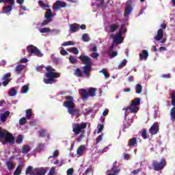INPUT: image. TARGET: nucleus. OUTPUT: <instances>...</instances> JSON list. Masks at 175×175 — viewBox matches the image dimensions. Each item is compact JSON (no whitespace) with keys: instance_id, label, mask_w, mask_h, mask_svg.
<instances>
[{"instance_id":"43","label":"nucleus","mask_w":175,"mask_h":175,"mask_svg":"<svg viewBox=\"0 0 175 175\" xmlns=\"http://www.w3.org/2000/svg\"><path fill=\"white\" fill-rule=\"evenodd\" d=\"M27 124V118L23 117L19 120V125H25Z\"/></svg>"},{"instance_id":"36","label":"nucleus","mask_w":175,"mask_h":175,"mask_svg":"<svg viewBox=\"0 0 175 175\" xmlns=\"http://www.w3.org/2000/svg\"><path fill=\"white\" fill-rule=\"evenodd\" d=\"M51 31V30L49 29V27H44L40 29V33H49V32Z\"/></svg>"},{"instance_id":"31","label":"nucleus","mask_w":175,"mask_h":175,"mask_svg":"<svg viewBox=\"0 0 175 175\" xmlns=\"http://www.w3.org/2000/svg\"><path fill=\"white\" fill-rule=\"evenodd\" d=\"M118 28V25L117 24H112L109 26V31L110 32H116Z\"/></svg>"},{"instance_id":"37","label":"nucleus","mask_w":175,"mask_h":175,"mask_svg":"<svg viewBox=\"0 0 175 175\" xmlns=\"http://www.w3.org/2000/svg\"><path fill=\"white\" fill-rule=\"evenodd\" d=\"M141 136L143 137V139H148V135L147 134V130L145 129L142 131Z\"/></svg>"},{"instance_id":"27","label":"nucleus","mask_w":175,"mask_h":175,"mask_svg":"<svg viewBox=\"0 0 175 175\" xmlns=\"http://www.w3.org/2000/svg\"><path fill=\"white\" fill-rule=\"evenodd\" d=\"M35 170V168H33L32 166L29 165L25 171V174L26 175H32V174L33 173V170Z\"/></svg>"},{"instance_id":"11","label":"nucleus","mask_w":175,"mask_h":175,"mask_svg":"<svg viewBox=\"0 0 175 175\" xmlns=\"http://www.w3.org/2000/svg\"><path fill=\"white\" fill-rule=\"evenodd\" d=\"M79 59L85 66H92L93 65L92 59L85 55H81Z\"/></svg>"},{"instance_id":"3","label":"nucleus","mask_w":175,"mask_h":175,"mask_svg":"<svg viewBox=\"0 0 175 175\" xmlns=\"http://www.w3.org/2000/svg\"><path fill=\"white\" fill-rule=\"evenodd\" d=\"M0 139H5V142L3 144H6V143H11V144H14L16 143V139L12 134V133H9L5 129L0 127Z\"/></svg>"},{"instance_id":"46","label":"nucleus","mask_w":175,"mask_h":175,"mask_svg":"<svg viewBox=\"0 0 175 175\" xmlns=\"http://www.w3.org/2000/svg\"><path fill=\"white\" fill-rule=\"evenodd\" d=\"M123 159L124 161H129V159H131V154L129 153H123Z\"/></svg>"},{"instance_id":"17","label":"nucleus","mask_w":175,"mask_h":175,"mask_svg":"<svg viewBox=\"0 0 175 175\" xmlns=\"http://www.w3.org/2000/svg\"><path fill=\"white\" fill-rule=\"evenodd\" d=\"M1 80H3L2 85L4 87H6V85L10 83V80H12V79H10V72H8L7 74L4 75Z\"/></svg>"},{"instance_id":"45","label":"nucleus","mask_w":175,"mask_h":175,"mask_svg":"<svg viewBox=\"0 0 175 175\" xmlns=\"http://www.w3.org/2000/svg\"><path fill=\"white\" fill-rule=\"evenodd\" d=\"M51 22V19H47L46 18L45 20H44L42 21V23H41V27H44V25H47V24H49V23Z\"/></svg>"},{"instance_id":"26","label":"nucleus","mask_w":175,"mask_h":175,"mask_svg":"<svg viewBox=\"0 0 175 175\" xmlns=\"http://www.w3.org/2000/svg\"><path fill=\"white\" fill-rule=\"evenodd\" d=\"M44 16L45 18H47L48 20H51V17H53V12L51 11V9H48Z\"/></svg>"},{"instance_id":"30","label":"nucleus","mask_w":175,"mask_h":175,"mask_svg":"<svg viewBox=\"0 0 175 175\" xmlns=\"http://www.w3.org/2000/svg\"><path fill=\"white\" fill-rule=\"evenodd\" d=\"M135 90H136L137 94H142V92H143V86H142L141 84L137 83L135 85Z\"/></svg>"},{"instance_id":"48","label":"nucleus","mask_w":175,"mask_h":175,"mask_svg":"<svg viewBox=\"0 0 175 175\" xmlns=\"http://www.w3.org/2000/svg\"><path fill=\"white\" fill-rule=\"evenodd\" d=\"M73 42L72 41H68V42H65L63 44H62V46H63V47H65L66 46H73Z\"/></svg>"},{"instance_id":"49","label":"nucleus","mask_w":175,"mask_h":175,"mask_svg":"<svg viewBox=\"0 0 175 175\" xmlns=\"http://www.w3.org/2000/svg\"><path fill=\"white\" fill-rule=\"evenodd\" d=\"M172 102H171V105L172 106H174V107H175V92H172Z\"/></svg>"},{"instance_id":"14","label":"nucleus","mask_w":175,"mask_h":175,"mask_svg":"<svg viewBox=\"0 0 175 175\" xmlns=\"http://www.w3.org/2000/svg\"><path fill=\"white\" fill-rule=\"evenodd\" d=\"M66 6H68V4L65 1L57 0L53 5V10L56 12L59 8L62 9L63 8H66Z\"/></svg>"},{"instance_id":"28","label":"nucleus","mask_w":175,"mask_h":175,"mask_svg":"<svg viewBox=\"0 0 175 175\" xmlns=\"http://www.w3.org/2000/svg\"><path fill=\"white\" fill-rule=\"evenodd\" d=\"M24 142V136L21 134L18 135L16 139V144H21Z\"/></svg>"},{"instance_id":"39","label":"nucleus","mask_w":175,"mask_h":175,"mask_svg":"<svg viewBox=\"0 0 175 175\" xmlns=\"http://www.w3.org/2000/svg\"><path fill=\"white\" fill-rule=\"evenodd\" d=\"M70 53H72V54H77L79 53V49L76 47H71L68 49Z\"/></svg>"},{"instance_id":"35","label":"nucleus","mask_w":175,"mask_h":175,"mask_svg":"<svg viewBox=\"0 0 175 175\" xmlns=\"http://www.w3.org/2000/svg\"><path fill=\"white\" fill-rule=\"evenodd\" d=\"M16 94H17V90H16L14 88H12L10 89V92H9L10 96H16Z\"/></svg>"},{"instance_id":"42","label":"nucleus","mask_w":175,"mask_h":175,"mask_svg":"<svg viewBox=\"0 0 175 175\" xmlns=\"http://www.w3.org/2000/svg\"><path fill=\"white\" fill-rule=\"evenodd\" d=\"M85 132L81 133V134L79 135V137L78 138H77V142H79V143H80V142H82L83 139H84L85 137Z\"/></svg>"},{"instance_id":"44","label":"nucleus","mask_w":175,"mask_h":175,"mask_svg":"<svg viewBox=\"0 0 175 175\" xmlns=\"http://www.w3.org/2000/svg\"><path fill=\"white\" fill-rule=\"evenodd\" d=\"M29 91V88H28V85H23L22 87V94H27Z\"/></svg>"},{"instance_id":"15","label":"nucleus","mask_w":175,"mask_h":175,"mask_svg":"<svg viewBox=\"0 0 175 175\" xmlns=\"http://www.w3.org/2000/svg\"><path fill=\"white\" fill-rule=\"evenodd\" d=\"M150 133H151L152 135H157L158 132H159V124L158 122H154L150 129H149Z\"/></svg>"},{"instance_id":"61","label":"nucleus","mask_w":175,"mask_h":175,"mask_svg":"<svg viewBox=\"0 0 175 175\" xmlns=\"http://www.w3.org/2000/svg\"><path fill=\"white\" fill-rule=\"evenodd\" d=\"M128 62V60H126V59H123L122 62H120V64H119V66H125V65H126Z\"/></svg>"},{"instance_id":"2","label":"nucleus","mask_w":175,"mask_h":175,"mask_svg":"<svg viewBox=\"0 0 175 175\" xmlns=\"http://www.w3.org/2000/svg\"><path fill=\"white\" fill-rule=\"evenodd\" d=\"M45 70H46V73L45 74L46 79L43 80L44 83L45 84H53V83H55L57 80H55V79L59 77V73L56 72L55 69L51 66H46Z\"/></svg>"},{"instance_id":"63","label":"nucleus","mask_w":175,"mask_h":175,"mask_svg":"<svg viewBox=\"0 0 175 175\" xmlns=\"http://www.w3.org/2000/svg\"><path fill=\"white\" fill-rule=\"evenodd\" d=\"M67 174L68 175H73V169L70 168L67 170Z\"/></svg>"},{"instance_id":"7","label":"nucleus","mask_w":175,"mask_h":175,"mask_svg":"<svg viewBox=\"0 0 175 175\" xmlns=\"http://www.w3.org/2000/svg\"><path fill=\"white\" fill-rule=\"evenodd\" d=\"M140 106V98H135L131 100V103L129 105V110L133 114H136L139 111Z\"/></svg>"},{"instance_id":"9","label":"nucleus","mask_w":175,"mask_h":175,"mask_svg":"<svg viewBox=\"0 0 175 175\" xmlns=\"http://www.w3.org/2000/svg\"><path fill=\"white\" fill-rule=\"evenodd\" d=\"M152 166L154 170H156V172H159V170H162L165 168V166H166V160H165V159H161L159 163L153 161Z\"/></svg>"},{"instance_id":"47","label":"nucleus","mask_w":175,"mask_h":175,"mask_svg":"<svg viewBox=\"0 0 175 175\" xmlns=\"http://www.w3.org/2000/svg\"><path fill=\"white\" fill-rule=\"evenodd\" d=\"M82 39L83 42H90V37H88V34L84 33L82 36Z\"/></svg>"},{"instance_id":"56","label":"nucleus","mask_w":175,"mask_h":175,"mask_svg":"<svg viewBox=\"0 0 175 175\" xmlns=\"http://www.w3.org/2000/svg\"><path fill=\"white\" fill-rule=\"evenodd\" d=\"M102 140H103V135H100L96 139V144H98Z\"/></svg>"},{"instance_id":"12","label":"nucleus","mask_w":175,"mask_h":175,"mask_svg":"<svg viewBox=\"0 0 175 175\" xmlns=\"http://www.w3.org/2000/svg\"><path fill=\"white\" fill-rule=\"evenodd\" d=\"M161 28L157 31V34L154 36V40L159 42L163 38V29H166V23L161 24Z\"/></svg>"},{"instance_id":"20","label":"nucleus","mask_w":175,"mask_h":175,"mask_svg":"<svg viewBox=\"0 0 175 175\" xmlns=\"http://www.w3.org/2000/svg\"><path fill=\"white\" fill-rule=\"evenodd\" d=\"M150 54L148 53V51L147 50H142V53L139 54V59L140 61H143V59H145V61L148 58V56Z\"/></svg>"},{"instance_id":"24","label":"nucleus","mask_w":175,"mask_h":175,"mask_svg":"<svg viewBox=\"0 0 175 175\" xmlns=\"http://www.w3.org/2000/svg\"><path fill=\"white\" fill-rule=\"evenodd\" d=\"M92 67L91 66H84L83 73L88 79L90 78V72H91Z\"/></svg>"},{"instance_id":"25","label":"nucleus","mask_w":175,"mask_h":175,"mask_svg":"<svg viewBox=\"0 0 175 175\" xmlns=\"http://www.w3.org/2000/svg\"><path fill=\"white\" fill-rule=\"evenodd\" d=\"M31 151V146L29 145H23L22 147V154H28Z\"/></svg>"},{"instance_id":"6","label":"nucleus","mask_w":175,"mask_h":175,"mask_svg":"<svg viewBox=\"0 0 175 175\" xmlns=\"http://www.w3.org/2000/svg\"><path fill=\"white\" fill-rule=\"evenodd\" d=\"M26 49L29 57L36 55V57H42L44 55L42 51L39 50V48L32 44L28 45Z\"/></svg>"},{"instance_id":"38","label":"nucleus","mask_w":175,"mask_h":175,"mask_svg":"<svg viewBox=\"0 0 175 175\" xmlns=\"http://www.w3.org/2000/svg\"><path fill=\"white\" fill-rule=\"evenodd\" d=\"M24 66H16L15 68V71L17 75H21V72L23 70Z\"/></svg>"},{"instance_id":"18","label":"nucleus","mask_w":175,"mask_h":175,"mask_svg":"<svg viewBox=\"0 0 175 175\" xmlns=\"http://www.w3.org/2000/svg\"><path fill=\"white\" fill-rule=\"evenodd\" d=\"M116 162L113 164L112 168L109 170L110 173L107 174V175H118V173L121 172V170L116 166Z\"/></svg>"},{"instance_id":"34","label":"nucleus","mask_w":175,"mask_h":175,"mask_svg":"<svg viewBox=\"0 0 175 175\" xmlns=\"http://www.w3.org/2000/svg\"><path fill=\"white\" fill-rule=\"evenodd\" d=\"M26 118L27 120L32 118V109H29L26 110Z\"/></svg>"},{"instance_id":"5","label":"nucleus","mask_w":175,"mask_h":175,"mask_svg":"<svg viewBox=\"0 0 175 175\" xmlns=\"http://www.w3.org/2000/svg\"><path fill=\"white\" fill-rule=\"evenodd\" d=\"M0 3L8 5L3 7V13L8 14V13H10L13 10V8L16 5V0H0Z\"/></svg>"},{"instance_id":"53","label":"nucleus","mask_w":175,"mask_h":175,"mask_svg":"<svg viewBox=\"0 0 175 175\" xmlns=\"http://www.w3.org/2000/svg\"><path fill=\"white\" fill-rule=\"evenodd\" d=\"M53 64H55V65H59V64H61V59L55 57L53 59Z\"/></svg>"},{"instance_id":"16","label":"nucleus","mask_w":175,"mask_h":175,"mask_svg":"<svg viewBox=\"0 0 175 175\" xmlns=\"http://www.w3.org/2000/svg\"><path fill=\"white\" fill-rule=\"evenodd\" d=\"M47 173V170L44 168H34L31 175H44Z\"/></svg>"},{"instance_id":"21","label":"nucleus","mask_w":175,"mask_h":175,"mask_svg":"<svg viewBox=\"0 0 175 175\" xmlns=\"http://www.w3.org/2000/svg\"><path fill=\"white\" fill-rule=\"evenodd\" d=\"M129 147H136L137 146V137H133L129 140Z\"/></svg>"},{"instance_id":"10","label":"nucleus","mask_w":175,"mask_h":175,"mask_svg":"<svg viewBox=\"0 0 175 175\" xmlns=\"http://www.w3.org/2000/svg\"><path fill=\"white\" fill-rule=\"evenodd\" d=\"M132 10H133V7L132 6V0H129L126 3V8L124 12V17H129L132 13Z\"/></svg>"},{"instance_id":"8","label":"nucleus","mask_w":175,"mask_h":175,"mask_svg":"<svg viewBox=\"0 0 175 175\" xmlns=\"http://www.w3.org/2000/svg\"><path fill=\"white\" fill-rule=\"evenodd\" d=\"M87 128V123L81 122L80 124L77 123L73 129L72 132L75 133L76 136L80 135V133H83V132H85L83 131V129H85Z\"/></svg>"},{"instance_id":"29","label":"nucleus","mask_w":175,"mask_h":175,"mask_svg":"<svg viewBox=\"0 0 175 175\" xmlns=\"http://www.w3.org/2000/svg\"><path fill=\"white\" fill-rule=\"evenodd\" d=\"M74 75L77 77H83V73H81V70L79 68H77L75 69Z\"/></svg>"},{"instance_id":"54","label":"nucleus","mask_w":175,"mask_h":175,"mask_svg":"<svg viewBox=\"0 0 175 175\" xmlns=\"http://www.w3.org/2000/svg\"><path fill=\"white\" fill-rule=\"evenodd\" d=\"M14 173H15L16 175L21 174V168L20 167V165H18V167L15 170Z\"/></svg>"},{"instance_id":"58","label":"nucleus","mask_w":175,"mask_h":175,"mask_svg":"<svg viewBox=\"0 0 175 175\" xmlns=\"http://www.w3.org/2000/svg\"><path fill=\"white\" fill-rule=\"evenodd\" d=\"M98 130L97 131V133H100L102 131H103V128H105V126L103 124H98Z\"/></svg>"},{"instance_id":"19","label":"nucleus","mask_w":175,"mask_h":175,"mask_svg":"<svg viewBox=\"0 0 175 175\" xmlns=\"http://www.w3.org/2000/svg\"><path fill=\"white\" fill-rule=\"evenodd\" d=\"M10 116V112L9 111H6L0 115V120L1 122H6L8 120V117Z\"/></svg>"},{"instance_id":"22","label":"nucleus","mask_w":175,"mask_h":175,"mask_svg":"<svg viewBox=\"0 0 175 175\" xmlns=\"http://www.w3.org/2000/svg\"><path fill=\"white\" fill-rule=\"evenodd\" d=\"M70 29L71 32H77V31L80 29V25H79V24L77 23L71 24L70 26Z\"/></svg>"},{"instance_id":"13","label":"nucleus","mask_w":175,"mask_h":175,"mask_svg":"<svg viewBox=\"0 0 175 175\" xmlns=\"http://www.w3.org/2000/svg\"><path fill=\"white\" fill-rule=\"evenodd\" d=\"M122 27L120 29V31L116 33L115 36L113 37V43L116 44H121L122 43Z\"/></svg>"},{"instance_id":"33","label":"nucleus","mask_w":175,"mask_h":175,"mask_svg":"<svg viewBox=\"0 0 175 175\" xmlns=\"http://www.w3.org/2000/svg\"><path fill=\"white\" fill-rule=\"evenodd\" d=\"M171 120L174 122L175 121V107H173L170 111Z\"/></svg>"},{"instance_id":"32","label":"nucleus","mask_w":175,"mask_h":175,"mask_svg":"<svg viewBox=\"0 0 175 175\" xmlns=\"http://www.w3.org/2000/svg\"><path fill=\"white\" fill-rule=\"evenodd\" d=\"M99 73H103L105 79H109V77H110V75H109V72H107L106 68H103L101 70L99 71Z\"/></svg>"},{"instance_id":"64","label":"nucleus","mask_w":175,"mask_h":175,"mask_svg":"<svg viewBox=\"0 0 175 175\" xmlns=\"http://www.w3.org/2000/svg\"><path fill=\"white\" fill-rule=\"evenodd\" d=\"M107 114H109V109H105L104 110V111L103 112V117H106V116H107Z\"/></svg>"},{"instance_id":"23","label":"nucleus","mask_w":175,"mask_h":175,"mask_svg":"<svg viewBox=\"0 0 175 175\" xmlns=\"http://www.w3.org/2000/svg\"><path fill=\"white\" fill-rule=\"evenodd\" d=\"M84 150H85V145H81L77 150V155L81 157L84 152Z\"/></svg>"},{"instance_id":"41","label":"nucleus","mask_w":175,"mask_h":175,"mask_svg":"<svg viewBox=\"0 0 175 175\" xmlns=\"http://www.w3.org/2000/svg\"><path fill=\"white\" fill-rule=\"evenodd\" d=\"M44 148V145L43 144H40L36 149V152H40L41 151H43Z\"/></svg>"},{"instance_id":"50","label":"nucleus","mask_w":175,"mask_h":175,"mask_svg":"<svg viewBox=\"0 0 175 175\" xmlns=\"http://www.w3.org/2000/svg\"><path fill=\"white\" fill-rule=\"evenodd\" d=\"M38 133H39L40 137H45V136H46V130L42 129L40 131H38Z\"/></svg>"},{"instance_id":"40","label":"nucleus","mask_w":175,"mask_h":175,"mask_svg":"<svg viewBox=\"0 0 175 175\" xmlns=\"http://www.w3.org/2000/svg\"><path fill=\"white\" fill-rule=\"evenodd\" d=\"M7 165V167L8 169V170H12V169H13V167H14V164H13V163H12V161H9L6 163Z\"/></svg>"},{"instance_id":"55","label":"nucleus","mask_w":175,"mask_h":175,"mask_svg":"<svg viewBox=\"0 0 175 175\" xmlns=\"http://www.w3.org/2000/svg\"><path fill=\"white\" fill-rule=\"evenodd\" d=\"M118 55V53H117V51H109L110 57H117Z\"/></svg>"},{"instance_id":"57","label":"nucleus","mask_w":175,"mask_h":175,"mask_svg":"<svg viewBox=\"0 0 175 175\" xmlns=\"http://www.w3.org/2000/svg\"><path fill=\"white\" fill-rule=\"evenodd\" d=\"M55 167H52L48 174V175H55Z\"/></svg>"},{"instance_id":"52","label":"nucleus","mask_w":175,"mask_h":175,"mask_svg":"<svg viewBox=\"0 0 175 175\" xmlns=\"http://www.w3.org/2000/svg\"><path fill=\"white\" fill-rule=\"evenodd\" d=\"M69 61L70 62V64H75L76 63V61H77L76 59V57H75L73 55H70V57H69Z\"/></svg>"},{"instance_id":"4","label":"nucleus","mask_w":175,"mask_h":175,"mask_svg":"<svg viewBox=\"0 0 175 175\" xmlns=\"http://www.w3.org/2000/svg\"><path fill=\"white\" fill-rule=\"evenodd\" d=\"M96 91L97 90L95 88H90L88 90L85 89H80L79 95H81L83 100H85V99H88V96H92V98L96 96Z\"/></svg>"},{"instance_id":"62","label":"nucleus","mask_w":175,"mask_h":175,"mask_svg":"<svg viewBox=\"0 0 175 175\" xmlns=\"http://www.w3.org/2000/svg\"><path fill=\"white\" fill-rule=\"evenodd\" d=\"M27 62H28V59L27 58H22L20 59L21 64H27Z\"/></svg>"},{"instance_id":"1","label":"nucleus","mask_w":175,"mask_h":175,"mask_svg":"<svg viewBox=\"0 0 175 175\" xmlns=\"http://www.w3.org/2000/svg\"><path fill=\"white\" fill-rule=\"evenodd\" d=\"M64 99L66 101H64L63 106L66 107L68 114L71 116H75V117H79L80 116V111L78 109L75 108V100L72 96H66Z\"/></svg>"},{"instance_id":"51","label":"nucleus","mask_w":175,"mask_h":175,"mask_svg":"<svg viewBox=\"0 0 175 175\" xmlns=\"http://www.w3.org/2000/svg\"><path fill=\"white\" fill-rule=\"evenodd\" d=\"M90 57L92 58H94V59H98V57H99V53L96 52H93L91 55Z\"/></svg>"},{"instance_id":"60","label":"nucleus","mask_w":175,"mask_h":175,"mask_svg":"<svg viewBox=\"0 0 175 175\" xmlns=\"http://www.w3.org/2000/svg\"><path fill=\"white\" fill-rule=\"evenodd\" d=\"M60 54L62 55H68V54H69V53H68V51H66V50H65L64 48H62V49L60 51Z\"/></svg>"},{"instance_id":"59","label":"nucleus","mask_w":175,"mask_h":175,"mask_svg":"<svg viewBox=\"0 0 175 175\" xmlns=\"http://www.w3.org/2000/svg\"><path fill=\"white\" fill-rule=\"evenodd\" d=\"M58 157V150H55V151L53 152V156H52V157L50 156V157H49V159H50V158H55V157Z\"/></svg>"}]
</instances>
